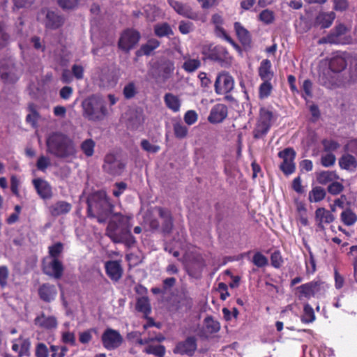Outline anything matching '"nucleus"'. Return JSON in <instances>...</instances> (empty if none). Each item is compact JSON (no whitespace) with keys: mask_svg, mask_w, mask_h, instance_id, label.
Segmentation results:
<instances>
[{"mask_svg":"<svg viewBox=\"0 0 357 357\" xmlns=\"http://www.w3.org/2000/svg\"><path fill=\"white\" fill-rule=\"evenodd\" d=\"M326 284L319 281H312L303 284L296 288L298 296L300 300L309 299L321 293L324 290Z\"/></svg>","mask_w":357,"mask_h":357,"instance_id":"8","label":"nucleus"},{"mask_svg":"<svg viewBox=\"0 0 357 357\" xmlns=\"http://www.w3.org/2000/svg\"><path fill=\"white\" fill-rule=\"evenodd\" d=\"M335 160L336 158L335 155L331 153L323 155L321 158V163L325 167L333 166Z\"/></svg>","mask_w":357,"mask_h":357,"instance_id":"56","label":"nucleus"},{"mask_svg":"<svg viewBox=\"0 0 357 357\" xmlns=\"http://www.w3.org/2000/svg\"><path fill=\"white\" fill-rule=\"evenodd\" d=\"M227 116V107L225 105L218 103L211 109L208 120L211 123L222 122Z\"/></svg>","mask_w":357,"mask_h":357,"instance_id":"20","label":"nucleus"},{"mask_svg":"<svg viewBox=\"0 0 357 357\" xmlns=\"http://www.w3.org/2000/svg\"><path fill=\"white\" fill-rule=\"evenodd\" d=\"M220 324L211 317L204 319V329L208 333H216L220 330Z\"/></svg>","mask_w":357,"mask_h":357,"instance_id":"41","label":"nucleus"},{"mask_svg":"<svg viewBox=\"0 0 357 357\" xmlns=\"http://www.w3.org/2000/svg\"><path fill=\"white\" fill-rule=\"evenodd\" d=\"M259 20L265 24H272L275 20V14L272 10L265 9L259 13Z\"/></svg>","mask_w":357,"mask_h":357,"instance_id":"47","label":"nucleus"},{"mask_svg":"<svg viewBox=\"0 0 357 357\" xmlns=\"http://www.w3.org/2000/svg\"><path fill=\"white\" fill-rule=\"evenodd\" d=\"M171 6L179 15L193 20H199L202 22H206V17L199 15L197 13L194 12L191 7L186 4L179 2L178 1H172L170 3Z\"/></svg>","mask_w":357,"mask_h":357,"instance_id":"15","label":"nucleus"},{"mask_svg":"<svg viewBox=\"0 0 357 357\" xmlns=\"http://www.w3.org/2000/svg\"><path fill=\"white\" fill-rule=\"evenodd\" d=\"M167 107L174 112H178L181 107V101L178 96L172 93H166L164 97Z\"/></svg>","mask_w":357,"mask_h":357,"instance_id":"33","label":"nucleus"},{"mask_svg":"<svg viewBox=\"0 0 357 357\" xmlns=\"http://www.w3.org/2000/svg\"><path fill=\"white\" fill-rule=\"evenodd\" d=\"M185 60L183 64V68L188 73H192L198 69L201 66V61L198 59H190L186 56H183Z\"/></svg>","mask_w":357,"mask_h":357,"instance_id":"39","label":"nucleus"},{"mask_svg":"<svg viewBox=\"0 0 357 357\" xmlns=\"http://www.w3.org/2000/svg\"><path fill=\"white\" fill-rule=\"evenodd\" d=\"M71 208L70 204L65 201H59L49 207V211L52 216L57 217L68 213Z\"/></svg>","mask_w":357,"mask_h":357,"instance_id":"24","label":"nucleus"},{"mask_svg":"<svg viewBox=\"0 0 357 357\" xmlns=\"http://www.w3.org/2000/svg\"><path fill=\"white\" fill-rule=\"evenodd\" d=\"M178 30L182 34H188L194 30V24L189 21H181L178 26Z\"/></svg>","mask_w":357,"mask_h":357,"instance_id":"57","label":"nucleus"},{"mask_svg":"<svg viewBox=\"0 0 357 357\" xmlns=\"http://www.w3.org/2000/svg\"><path fill=\"white\" fill-rule=\"evenodd\" d=\"M234 86L233 77L227 73H220L215 79V91L218 94L229 93Z\"/></svg>","mask_w":357,"mask_h":357,"instance_id":"13","label":"nucleus"},{"mask_svg":"<svg viewBox=\"0 0 357 357\" xmlns=\"http://www.w3.org/2000/svg\"><path fill=\"white\" fill-rule=\"evenodd\" d=\"M157 211L159 216L162 220V231L165 233H169L173 227L172 217L169 210L158 207Z\"/></svg>","mask_w":357,"mask_h":357,"instance_id":"27","label":"nucleus"},{"mask_svg":"<svg viewBox=\"0 0 357 357\" xmlns=\"http://www.w3.org/2000/svg\"><path fill=\"white\" fill-rule=\"evenodd\" d=\"M315 220L318 227L324 229V224H329L334 221L335 216L325 208L319 207L315 211Z\"/></svg>","mask_w":357,"mask_h":357,"instance_id":"22","label":"nucleus"},{"mask_svg":"<svg viewBox=\"0 0 357 357\" xmlns=\"http://www.w3.org/2000/svg\"><path fill=\"white\" fill-rule=\"evenodd\" d=\"M43 272L56 279L61 277L63 271L62 263L56 258H45L43 262Z\"/></svg>","mask_w":357,"mask_h":357,"instance_id":"14","label":"nucleus"},{"mask_svg":"<svg viewBox=\"0 0 357 357\" xmlns=\"http://www.w3.org/2000/svg\"><path fill=\"white\" fill-rule=\"evenodd\" d=\"M202 54L208 59L218 61L225 66L230 65L232 61V57L229 54L227 50L221 45H204L202 48Z\"/></svg>","mask_w":357,"mask_h":357,"instance_id":"5","label":"nucleus"},{"mask_svg":"<svg viewBox=\"0 0 357 357\" xmlns=\"http://www.w3.org/2000/svg\"><path fill=\"white\" fill-rule=\"evenodd\" d=\"M49 349L47 345L43 342L38 343L35 348L36 357H48L50 353Z\"/></svg>","mask_w":357,"mask_h":357,"instance_id":"51","label":"nucleus"},{"mask_svg":"<svg viewBox=\"0 0 357 357\" xmlns=\"http://www.w3.org/2000/svg\"><path fill=\"white\" fill-rule=\"evenodd\" d=\"M350 63L349 74L350 81H357V58L351 56L346 52H340L334 55L330 60L329 67L333 72L339 73L344 70Z\"/></svg>","mask_w":357,"mask_h":357,"instance_id":"4","label":"nucleus"},{"mask_svg":"<svg viewBox=\"0 0 357 357\" xmlns=\"http://www.w3.org/2000/svg\"><path fill=\"white\" fill-rule=\"evenodd\" d=\"M63 24V19L54 12L49 11L46 15V26L56 29Z\"/></svg>","mask_w":357,"mask_h":357,"instance_id":"34","label":"nucleus"},{"mask_svg":"<svg viewBox=\"0 0 357 357\" xmlns=\"http://www.w3.org/2000/svg\"><path fill=\"white\" fill-rule=\"evenodd\" d=\"M234 26L236 36L241 43L243 45L250 44L251 42L250 32L240 22H235Z\"/></svg>","mask_w":357,"mask_h":357,"instance_id":"29","label":"nucleus"},{"mask_svg":"<svg viewBox=\"0 0 357 357\" xmlns=\"http://www.w3.org/2000/svg\"><path fill=\"white\" fill-rule=\"evenodd\" d=\"M35 324L45 330L54 331L57 328L58 321L55 316L41 313L35 319Z\"/></svg>","mask_w":357,"mask_h":357,"instance_id":"19","label":"nucleus"},{"mask_svg":"<svg viewBox=\"0 0 357 357\" xmlns=\"http://www.w3.org/2000/svg\"><path fill=\"white\" fill-rule=\"evenodd\" d=\"M174 70V65L173 62L167 61L163 64L162 68V78L164 80L169 79L172 75Z\"/></svg>","mask_w":357,"mask_h":357,"instance_id":"52","label":"nucleus"},{"mask_svg":"<svg viewBox=\"0 0 357 357\" xmlns=\"http://www.w3.org/2000/svg\"><path fill=\"white\" fill-rule=\"evenodd\" d=\"M104 171L112 176L120 175L125 168V164L113 153L105 155L102 166Z\"/></svg>","mask_w":357,"mask_h":357,"instance_id":"11","label":"nucleus"},{"mask_svg":"<svg viewBox=\"0 0 357 357\" xmlns=\"http://www.w3.org/2000/svg\"><path fill=\"white\" fill-rule=\"evenodd\" d=\"M101 197H103L101 201V206H104L105 209H103L100 211L98 212V221L99 222H103L105 221L106 218L109 215V208L110 207V204L108 199L106 197V195L104 192H100Z\"/></svg>","mask_w":357,"mask_h":357,"instance_id":"37","label":"nucleus"},{"mask_svg":"<svg viewBox=\"0 0 357 357\" xmlns=\"http://www.w3.org/2000/svg\"><path fill=\"white\" fill-rule=\"evenodd\" d=\"M27 111L29 113L26 115V121L32 127L36 128L37 126L38 121L40 119L37 106L33 103H29L27 107Z\"/></svg>","mask_w":357,"mask_h":357,"instance_id":"31","label":"nucleus"},{"mask_svg":"<svg viewBox=\"0 0 357 357\" xmlns=\"http://www.w3.org/2000/svg\"><path fill=\"white\" fill-rule=\"evenodd\" d=\"M139 38V32L133 29H127L123 31L120 37L119 47L121 50L128 52L138 43Z\"/></svg>","mask_w":357,"mask_h":357,"instance_id":"12","label":"nucleus"},{"mask_svg":"<svg viewBox=\"0 0 357 357\" xmlns=\"http://www.w3.org/2000/svg\"><path fill=\"white\" fill-rule=\"evenodd\" d=\"M160 45V42L155 39H150L146 44L142 45L140 48V52L142 54L145 55H149L154 50L158 47Z\"/></svg>","mask_w":357,"mask_h":357,"instance_id":"45","label":"nucleus"},{"mask_svg":"<svg viewBox=\"0 0 357 357\" xmlns=\"http://www.w3.org/2000/svg\"><path fill=\"white\" fill-rule=\"evenodd\" d=\"M154 31L155 35L159 37L167 36L173 33L171 27L167 23L155 25Z\"/></svg>","mask_w":357,"mask_h":357,"instance_id":"46","label":"nucleus"},{"mask_svg":"<svg viewBox=\"0 0 357 357\" xmlns=\"http://www.w3.org/2000/svg\"><path fill=\"white\" fill-rule=\"evenodd\" d=\"M340 218L342 222L347 226H351L357 221V215L349 208L342 212Z\"/></svg>","mask_w":357,"mask_h":357,"instance_id":"40","label":"nucleus"},{"mask_svg":"<svg viewBox=\"0 0 357 357\" xmlns=\"http://www.w3.org/2000/svg\"><path fill=\"white\" fill-rule=\"evenodd\" d=\"M83 116L91 121H100L108 114L103 98L93 95L84 99L82 102Z\"/></svg>","mask_w":357,"mask_h":357,"instance_id":"3","label":"nucleus"},{"mask_svg":"<svg viewBox=\"0 0 357 357\" xmlns=\"http://www.w3.org/2000/svg\"><path fill=\"white\" fill-rule=\"evenodd\" d=\"M344 190V186L339 182H333L328 186V191L333 195H337L342 192Z\"/></svg>","mask_w":357,"mask_h":357,"instance_id":"62","label":"nucleus"},{"mask_svg":"<svg viewBox=\"0 0 357 357\" xmlns=\"http://www.w3.org/2000/svg\"><path fill=\"white\" fill-rule=\"evenodd\" d=\"M278 157L282 160L280 165V169L286 175L291 174L296 169L294 163L295 151L291 148H286L278 153Z\"/></svg>","mask_w":357,"mask_h":357,"instance_id":"10","label":"nucleus"},{"mask_svg":"<svg viewBox=\"0 0 357 357\" xmlns=\"http://www.w3.org/2000/svg\"><path fill=\"white\" fill-rule=\"evenodd\" d=\"M271 265L276 268H280L282 265L283 259L279 251H275L271 254Z\"/></svg>","mask_w":357,"mask_h":357,"instance_id":"58","label":"nucleus"},{"mask_svg":"<svg viewBox=\"0 0 357 357\" xmlns=\"http://www.w3.org/2000/svg\"><path fill=\"white\" fill-rule=\"evenodd\" d=\"M326 195V190L320 187L316 186L309 192L308 200L311 203H317L322 201Z\"/></svg>","mask_w":357,"mask_h":357,"instance_id":"32","label":"nucleus"},{"mask_svg":"<svg viewBox=\"0 0 357 357\" xmlns=\"http://www.w3.org/2000/svg\"><path fill=\"white\" fill-rule=\"evenodd\" d=\"M315 319V314L313 308L306 303L303 307V314L301 317V321L303 323L308 324L312 323Z\"/></svg>","mask_w":357,"mask_h":357,"instance_id":"42","label":"nucleus"},{"mask_svg":"<svg viewBox=\"0 0 357 357\" xmlns=\"http://www.w3.org/2000/svg\"><path fill=\"white\" fill-rule=\"evenodd\" d=\"M349 29L344 24H339L326 36L320 40L321 43L349 44L352 41L348 34Z\"/></svg>","mask_w":357,"mask_h":357,"instance_id":"6","label":"nucleus"},{"mask_svg":"<svg viewBox=\"0 0 357 357\" xmlns=\"http://www.w3.org/2000/svg\"><path fill=\"white\" fill-rule=\"evenodd\" d=\"M252 263L257 267H264L268 264V259L261 252H256L252 257Z\"/></svg>","mask_w":357,"mask_h":357,"instance_id":"53","label":"nucleus"},{"mask_svg":"<svg viewBox=\"0 0 357 357\" xmlns=\"http://www.w3.org/2000/svg\"><path fill=\"white\" fill-rule=\"evenodd\" d=\"M211 23L214 25V31L216 36L229 43L234 47L238 49V45L229 37L223 28L224 19L219 13H214L211 16Z\"/></svg>","mask_w":357,"mask_h":357,"instance_id":"16","label":"nucleus"},{"mask_svg":"<svg viewBox=\"0 0 357 357\" xmlns=\"http://www.w3.org/2000/svg\"><path fill=\"white\" fill-rule=\"evenodd\" d=\"M106 273L114 281H118L122 276L123 269L120 261H108L105 264Z\"/></svg>","mask_w":357,"mask_h":357,"instance_id":"21","label":"nucleus"},{"mask_svg":"<svg viewBox=\"0 0 357 357\" xmlns=\"http://www.w3.org/2000/svg\"><path fill=\"white\" fill-rule=\"evenodd\" d=\"M31 342L29 338L20 336L12 341V350L18 357L28 356L30 354Z\"/></svg>","mask_w":357,"mask_h":357,"instance_id":"17","label":"nucleus"},{"mask_svg":"<svg viewBox=\"0 0 357 357\" xmlns=\"http://www.w3.org/2000/svg\"><path fill=\"white\" fill-rule=\"evenodd\" d=\"M306 272L312 274L316 271V262L312 252H309V257L305 259Z\"/></svg>","mask_w":357,"mask_h":357,"instance_id":"55","label":"nucleus"},{"mask_svg":"<svg viewBox=\"0 0 357 357\" xmlns=\"http://www.w3.org/2000/svg\"><path fill=\"white\" fill-rule=\"evenodd\" d=\"M197 349L196 339L189 337L185 341L178 342L174 349V354L192 356Z\"/></svg>","mask_w":357,"mask_h":357,"instance_id":"18","label":"nucleus"},{"mask_svg":"<svg viewBox=\"0 0 357 357\" xmlns=\"http://www.w3.org/2000/svg\"><path fill=\"white\" fill-rule=\"evenodd\" d=\"M322 145L326 151H333L340 147L339 143L333 139H324Z\"/></svg>","mask_w":357,"mask_h":357,"instance_id":"59","label":"nucleus"},{"mask_svg":"<svg viewBox=\"0 0 357 357\" xmlns=\"http://www.w3.org/2000/svg\"><path fill=\"white\" fill-rule=\"evenodd\" d=\"M63 250V245L61 243H56L49 248L50 257L47 258H56L58 259L59 255L61 254Z\"/></svg>","mask_w":357,"mask_h":357,"instance_id":"61","label":"nucleus"},{"mask_svg":"<svg viewBox=\"0 0 357 357\" xmlns=\"http://www.w3.org/2000/svg\"><path fill=\"white\" fill-rule=\"evenodd\" d=\"M46 146L47 151L57 158L70 160L77 158V150L73 139L62 132L50 134Z\"/></svg>","mask_w":357,"mask_h":357,"instance_id":"2","label":"nucleus"},{"mask_svg":"<svg viewBox=\"0 0 357 357\" xmlns=\"http://www.w3.org/2000/svg\"><path fill=\"white\" fill-rule=\"evenodd\" d=\"M144 121V116L142 112L133 110L131 112V116L128 120V126L132 129H137L141 126Z\"/></svg>","mask_w":357,"mask_h":357,"instance_id":"35","label":"nucleus"},{"mask_svg":"<svg viewBox=\"0 0 357 357\" xmlns=\"http://www.w3.org/2000/svg\"><path fill=\"white\" fill-rule=\"evenodd\" d=\"M137 93V88L134 82H130L124 86L123 95L126 98H133Z\"/></svg>","mask_w":357,"mask_h":357,"instance_id":"54","label":"nucleus"},{"mask_svg":"<svg viewBox=\"0 0 357 357\" xmlns=\"http://www.w3.org/2000/svg\"><path fill=\"white\" fill-rule=\"evenodd\" d=\"M50 350L52 352L51 357H64L68 349L66 346L51 345Z\"/></svg>","mask_w":357,"mask_h":357,"instance_id":"49","label":"nucleus"},{"mask_svg":"<svg viewBox=\"0 0 357 357\" xmlns=\"http://www.w3.org/2000/svg\"><path fill=\"white\" fill-rule=\"evenodd\" d=\"M38 294L40 298L43 301L45 302H50L55 298L57 294V291L54 285L50 284H43L39 288Z\"/></svg>","mask_w":357,"mask_h":357,"instance_id":"25","label":"nucleus"},{"mask_svg":"<svg viewBox=\"0 0 357 357\" xmlns=\"http://www.w3.org/2000/svg\"><path fill=\"white\" fill-rule=\"evenodd\" d=\"M95 145L96 143L93 139H87L82 142L80 148L86 156L91 157L93 155Z\"/></svg>","mask_w":357,"mask_h":357,"instance_id":"43","label":"nucleus"},{"mask_svg":"<svg viewBox=\"0 0 357 357\" xmlns=\"http://www.w3.org/2000/svg\"><path fill=\"white\" fill-rule=\"evenodd\" d=\"M35 188L39 196L43 199H50L52 197V188L45 180L36 178L33 181Z\"/></svg>","mask_w":357,"mask_h":357,"instance_id":"23","label":"nucleus"},{"mask_svg":"<svg viewBox=\"0 0 357 357\" xmlns=\"http://www.w3.org/2000/svg\"><path fill=\"white\" fill-rule=\"evenodd\" d=\"M335 18V14L333 12L320 13L316 17V24L321 28L329 27Z\"/></svg>","mask_w":357,"mask_h":357,"instance_id":"30","label":"nucleus"},{"mask_svg":"<svg viewBox=\"0 0 357 357\" xmlns=\"http://www.w3.org/2000/svg\"><path fill=\"white\" fill-rule=\"evenodd\" d=\"M61 341L64 344H69L71 346L75 344V335L73 333L70 331L63 332L61 334Z\"/></svg>","mask_w":357,"mask_h":357,"instance_id":"60","label":"nucleus"},{"mask_svg":"<svg viewBox=\"0 0 357 357\" xmlns=\"http://www.w3.org/2000/svg\"><path fill=\"white\" fill-rule=\"evenodd\" d=\"M103 347L107 350H114L123 343V339L118 331L107 328L101 337Z\"/></svg>","mask_w":357,"mask_h":357,"instance_id":"9","label":"nucleus"},{"mask_svg":"<svg viewBox=\"0 0 357 357\" xmlns=\"http://www.w3.org/2000/svg\"><path fill=\"white\" fill-rule=\"evenodd\" d=\"M133 215L115 213L107 227V235L115 243H123L128 246L135 243V238L131 234Z\"/></svg>","mask_w":357,"mask_h":357,"instance_id":"1","label":"nucleus"},{"mask_svg":"<svg viewBox=\"0 0 357 357\" xmlns=\"http://www.w3.org/2000/svg\"><path fill=\"white\" fill-rule=\"evenodd\" d=\"M259 75L263 81H271L273 77V73L271 71V63L268 59H264L261 62L259 68Z\"/></svg>","mask_w":357,"mask_h":357,"instance_id":"28","label":"nucleus"},{"mask_svg":"<svg viewBox=\"0 0 357 357\" xmlns=\"http://www.w3.org/2000/svg\"><path fill=\"white\" fill-rule=\"evenodd\" d=\"M338 163L341 169L349 172H354L357 168L356 158L349 153L343 154L340 158Z\"/></svg>","mask_w":357,"mask_h":357,"instance_id":"26","label":"nucleus"},{"mask_svg":"<svg viewBox=\"0 0 357 357\" xmlns=\"http://www.w3.org/2000/svg\"><path fill=\"white\" fill-rule=\"evenodd\" d=\"M188 128L181 123L174 124V132L177 138L182 139L186 137L188 134Z\"/></svg>","mask_w":357,"mask_h":357,"instance_id":"50","label":"nucleus"},{"mask_svg":"<svg viewBox=\"0 0 357 357\" xmlns=\"http://www.w3.org/2000/svg\"><path fill=\"white\" fill-rule=\"evenodd\" d=\"M197 119L198 115L194 110H188L184 115V121L189 126L194 124L197 121Z\"/></svg>","mask_w":357,"mask_h":357,"instance_id":"64","label":"nucleus"},{"mask_svg":"<svg viewBox=\"0 0 357 357\" xmlns=\"http://www.w3.org/2000/svg\"><path fill=\"white\" fill-rule=\"evenodd\" d=\"M136 308L139 312L147 315L151 312L149 301L147 297L139 298L137 301Z\"/></svg>","mask_w":357,"mask_h":357,"instance_id":"44","label":"nucleus"},{"mask_svg":"<svg viewBox=\"0 0 357 357\" xmlns=\"http://www.w3.org/2000/svg\"><path fill=\"white\" fill-rule=\"evenodd\" d=\"M338 178V175L334 171H322L319 172L317 176L318 183L323 185L337 180Z\"/></svg>","mask_w":357,"mask_h":357,"instance_id":"36","label":"nucleus"},{"mask_svg":"<svg viewBox=\"0 0 357 357\" xmlns=\"http://www.w3.org/2000/svg\"><path fill=\"white\" fill-rule=\"evenodd\" d=\"M141 146L144 151L151 153H156L160 150L159 146L152 144L146 139L142 140Z\"/></svg>","mask_w":357,"mask_h":357,"instance_id":"63","label":"nucleus"},{"mask_svg":"<svg viewBox=\"0 0 357 357\" xmlns=\"http://www.w3.org/2000/svg\"><path fill=\"white\" fill-rule=\"evenodd\" d=\"M271 81H264V82L259 86V96L261 99L268 98L272 91V85Z\"/></svg>","mask_w":357,"mask_h":357,"instance_id":"48","label":"nucleus"},{"mask_svg":"<svg viewBox=\"0 0 357 357\" xmlns=\"http://www.w3.org/2000/svg\"><path fill=\"white\" fill-rule=\"evenodd\" d=\"M273 118L272 112L266 108L260 109L259 118L254 130L255 138H261L268 132L271 126Z\"/></svg>","mask_w":357,"mask_h":357,"instance_id":"7","label":"nucleus"},{"mask_svg":"<svg viewBox=\"0 0 357 357\" xmlns=\"http://www.w3.org/2000/svg\"><path fill=\"white\" fill-rule=\"evenodd\" d=\"M147 354H152L157 357H164L165 354V347L163 345L148 344L143 350Z\"/></svg>","mask_w":357,"mask_h":357,"instance_id":"38","label":"nucleus"}]
</instances>
